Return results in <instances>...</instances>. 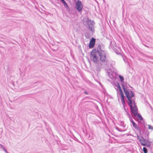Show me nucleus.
Wrapping results in <instances>:
<instances>
[{
	"instance_id": "obj_1",
	"label": "nucleus",
	"mask_w": 153,
	"mask_h": 153,
	"mask_svg": "<svg viewBox=\"0 0 153 153\" xmlns=\"http://www.w3.org/2000/svg\"><path fill=\"white\" fill-rule=\"evenodd\" d=\"M105 45L103 44H99L97 48L93 49L90 52L91 59L95 63L98 64L99 62V57L97 55V53L100 57V60L102 62H106L107 51L105 50Z\"/></svg>"
},
{
	"instance_id": "obj_2",
	"label": "nucleus",
	"mask_w": 153,
	"mask_h": 153,
	"mask_svg": "<svg viewBox=\"0 0 153 153\" xmlns=\"http://www.w3.org/2000/svg\"><path fill=\"white\" fill-rule=\"evenodd\" d=\"M122 87L123 91L125 96L127 99V103L130 108L136 105L135 99L134 100L132 98L135 96L134 93L131 90L128 89L127 86H125L122 85Z\"/></svg>"
},
{
	"instance_id": "obj_3",
	"label": "nucleus",
	"mask_w": 153,
	"mask_h": 153,
	"mask_svg": "<svg viewBox=\"0 0 153 153\" xmlns=\"http://www.w3.org/2000/svg\"><path fill=\"white\" fill-rule=\"evenodd\" d=\"M138 123L139 128H137L136 129L139 131L140 134H141L142 136L143 135L146 139V138L149 139V132L146 129L145 124L142 123L141 121H138Z\"/></svg>"
},
{
	"instance_id": "obj_4",
	"label": "nucleus",
	"mask_w": 153,
	"mask_h": 153,
	"mask_svg": "<svg viewBox=\"0 0 153 153\" xmlns=\"http://www.w3.org/2000/svg\"><path fill=\"white\" fill-rule=\"evenodd\" d=\"M130 109L131 113H133L134 116V117H137V120H140L139 121H142L143 120V118L141 115L138 113V108L136 105H135L134 106L131 107V108H130Z\"/></svg>"
},
{
	"instance_id": "obj_5",
	"label": "nucleus",
	"mask_w": 153,
	"mask_h": 153,
	"mask_svg": "<svg viewBox=\"0 0 153 153\" xmlns=\"http://www.w3.org/2000/svg\"><path fill=\"white\" fill-rule=\"evenodd\" d=\"M115 86L117 87V89H119V91L120 93L119 96L121 100V103L124 104V102H125L124 99L125 96L120 83L118 82H117V84H115Z\"/></svg>"
},
{
	"instance_id": "obj_6",
	"label": "nucleus",
	"mask_w": 153,
	"mask_h": 153,
	"mask_svg": "<svg viewBox=\"0 0 153 153\" xmlns=\"http://www.w3.org/2000/svg\"><path fill=\"white\" fill-rule=\"evenodd\" d=\"M75 7L78 12L81 13L83 7L81 1L79 0H77L76 3Z\"/></svg>"
},
{
	"instance_id": "obj_7",
	"label": "nucleus",
	"mask_w": 153,
	"mask_h": 153,
	"mask_svg": "<svg viewBox=\"0 0 153 153\" xmlns=\"http://www.w3.org/2000/svg\"><path fill=\"white\" fill-rule=\"evenodd\" d=\"M96 39L94 37L91 38L90 40L88 47L89 48L91 49L94 48L95 44Z\"/></svg>"
},
{
	"instance_id": "obj_8",
	"label": "nucleus",
	"mask_w": 153,
	"mask_h": 153,
	"mask_svg": "<svg viewBox=\"0 0 153 153\" xmlns=\"http://www.w3.org/2000/svg\"><path fill=\"white\" fill-rule=\"evenodd\" d=\"M85 22L87 25V27L91 26H93L95 23L94 22L93 20H91L88 17L86 18Z\"/></svg>"
},
{
	"instance_id": "obj_9",
	"label": "nucleus",
	"mask_w": 153,
	"mask_h": 153,
	"mask_svg": "<svg viewBox=\"0 0 153 153\" xmlns=\"http://www.w3.org/2000/svg\"><path fill=\"white\" fill-rule=\"evenodd\" d=\"M119 77L120 79V81L121 83V85H123L125 86H127V83L124 81V78L123 76L120 75H119Z\"/></svg>"
},
{
	"instance_id": "obj_10",
	"label": "nucleus",
	"mask_w": 153,
	"mask_h": 153,
	"mask_svg": "<svg viewBox=\"0 0 153 153\" xmlns=\"http://www.w3.org/2000/svg\"><path fill=\"white\" fill-rule=\"evenodd\" d=\"M137 139L139 140V142L141 143L143 142L146 141V139H145L142 136L141 134H140V136L138 135L137 134Z\"/></svg>"
},
{
	"instance_id": "obj_11",
	"label": "nucleus",
	"mask_w": 153,
	"mask_h": 153,
	"mask_svg": "<svg viewBox=\"0 0 153 153\" xmlns=\"http://www.w3.org/2000/svg\"><path fill=\"white\" fill-rule=\"evenodd\" d=\"M129 120L131 123H132L133 127H134L135 129L137 128L139 129V126H138L137 124L134 121L132 118H130Z\"/></svg>"
},
{
	"instance_id": "obj_12",
	"label": "nucleus",
	"mask_w": 153,
	"mask_h": 153,
	"mask_svg": "<svg viewBox=\"0 0 153 153\" xmlns=\"http://www.w3.org/2000/svg\"><path fill=\"white\" fill-rule=\"evenodd\" d=\"M60 1L59 2L58 1V2H56V3H58L59 4L60 3H62L64 7L65 8L67 7L68 8V5L67 3L65 2V0H59Z\"/></svg>"
},
{
	"instance_id": "obj_13",
	"label": "nucleus",
	"mask_w": 153,
	"mask_h": 153,
	"mask_svg": "<svg viewBox=\"0 0 153 153\" xmlns=\"http://www.w3.org/2000/svg\"><path fill=\"white\" fill-rule=\"evenodd\" d=\"M141 144L142 146H146L148 148H150L151 145L147 143L145 141L141 143Z\"/></svg>"
},
{
	"instance_id": "obj_14",
	"label": "nucleus",
	"mask_w": 153,
	"mask_h": 153,
	"mask_svg": "<svg viewBox=\"0 0 153 153\" xmlns=\"http://www.w3.org/2000/svg\"><path fill=\"white\" fill-rule=\"evenodd\" d=\"M93 27H94V25H93V26H91L87 27L88 29V30L92 32V33H94L95 32V30L93 28Z\"/></svg>"
},
{
	"instance_id": "obj_15",
	"label": "nucleus",
	"mask_w": 153,
	"mask_h": 153,
	"mask_svg": "<svg viewBox=\"0 0 153 153\" xmlns=\"http://www.w3.org/2000/svg\"><path fill=\"white\" fill-rule=\"evenodd\" d=\"M122 104L123 105V107L124 108V110L126 112H127V111H128V108L126 109V105H125V102H124V104L123 103H122Z\"/></svg>"
},
{
	"instance_id": "obj_16",
	"label": "nucleus",
	"mask_w": 153,
	"mask_h": 153,
	"mask_svg": "<svg viewBox=\"0 0 153 153\" xmlns=\"http://www.w3.org/2000/svg\"><path fill=\"white\" fill-rule=\"evenodd\" d=\"M143 151L144 153H147L148 149L146 147H143Z\"/></svg>"
},
{
	"instance_id": "obj_17",
	"label": "nucleus",
	"mask_w": 153,
	"mask_h": 153,
	"mask_svg": "<svg viewBox=\"0 0 153 153\" xmlns=\"http://www.w3.org/2000/svg\"><path fill=\"white\" fill-rule=\"evenodd\" d=\"M108 75L109 76V77L111 78H112L113 77V76L112 73L110 72L107 71Z\"/></svg>"
},
{
	"instance_id": "obj_18",
	"label": "nucleus",
	"mask_w": 153,
	"mask_h": 153,
	"mask_svg": "<svg viewBox=\"0 0 153 153\" xmlns=\"http://www.w3.org/2000/svg\"><path fill=\"white\" fill-rule=\"evenodd\" d=\"M49 1L51 2V3L53 4H55L54 3H56V2H58V0H49Z\"/></svg>"
},
{
	"instance_id": "obj_19",
	"label": "nucleus",
	"mask_w": 153,
	"mask_h": 153,
	"mask_svg": "<svg viewBox=\"0 0 153 153\" xmlns=\"http://www.w3.org/2000/svg\"><path fill=\"white\" fill-rule=\"evenodd\" d=\"M115 128L118 131H120V132H123L125 131V130H123L121 128H120L118 127H116Z\"/></svg>"
},
{
	"instance_id": "obj_20",
	"label": "nucleus",
	"mask_w": 153,
	"mask_h": 153,
	"mask_svg": "<svg viewBox=\"0 0 153 153\" xmlns=\"http://www.w3.org/2000/svg\"><path fill=\"white\" fill-rule=\"evenodd\" d=\"M148 129H149L152 130H153V126H152L150 125H148Z\"/></svg>"
},
{
	"instance_id": "obj_21",
	"label": "nucleus",
	"mask_w": 153,
	"mask_h": 153,
	"mask_svg": "<svg viewBox=\"0 0 153 153\" xmlns=\"http://www.w3.org/2000/svg\"><path fill=\"white\" fill-rule=\"evenodd\" d=\"M148 139H149L146 138V141H145V142L146 141V142L147 143H149V144L151 145V143L152 142L151 141H150L149 140H148Z\"/></svg>"
},
{
	"instance_id": "obj_22",
	"label": "nucleus",
	"mask_w": 153,
	"mask_h": 153,
	"mask_svg": "<svg viewBox=\"0 0 153 153\" xmlns=\"http://www.w3.org/2000/svg\"><path fill=\"white\" fill-rule=\"evenodd\" d=\"M65 8L66 9V10H67V11L68 12H69H69H71V10H70V8L68 6V8L66 7Z\"/></svg>"
},
{
	"instance_id": "obj_23",
	"label": "nucleus",
	"mask_w": 153,
	"mask_h": 153,
	"mask_svg": "<svg viewBox=\"0 0 153 153\" xmlns=\"http://www.w3.org/2000/svg\"><path fill=\"white\" fill-rule=\"evenodd\" d=\"M100 68L99 66L97 67V71H100Z\"/></svg>"
},
{
	"instance_id": "obj_24",
	"label": "nucleus",
	"mask_w": 153,
	"mask_h": 153,
	"mask_svg": "<svg viewBox=\"0 0 153 153\" xmlns=\"http://www.w3.org/2000/svg\"><path fill=\"white\" fill-rule=\"evenodd\" d=\"M74 139L75 140L77 141V142H79V140L76 137H75L74 136Z\"/></svg>"
},
{
	"instance_id": "obj_25",
	"label": "nucleus",
	"mask_w": 153,
	"mask_h": 153,
	"mask_svg": "<svg viewBox=\"0 0 153 153\" xmlns=\"http://www.w3.org/2000/svg\"><path fill=\"white\" fill-rule=\"evenodd\" d=\"M121 125H123V127H125V126H124V122H123V121L121 122Z\"/></svg>"
},
{
	"instance_id": "obj_26",
	"label": "nucleus",
	"mask_w": 153,
	"mask_h": 153,
	"mask_svg": "<svg viewBox=\"0 0 153 153\" xmlns=\"http://www.w3.org/2000/svg\"><path fill=\"white\" fill-rule=\"evenodd\" d=\"M145 102H146L149 105V106H151V105L149 103L147 100H146V101Z\"/></svg>"
},
{
	"instance_id": "obj_27",
	"label": "nucleus",
	"mask_w": 153,
	"mask_h": 153,
	"mask_svg": "<svg viewBox=\"0 0 153 153\" xmlns=\"http://www.w3.org/2000/svg\"><path fill=\"white\" fill-rule=\"evenodd\" d=\"M68 140L70 141H72L71 140V137L70 136H69V137H68Z\"/></svg>"
},
{
	"instance_id": "obj_28",
	"label": "nucleus",
	"mask_w": 153,
	"mask_h": 153,
	"mask_svg": "<svg viewBox=\"0 0 153 153\" xmlns=\"http://www.w3.org/2000/svg\"><path fill=\"white\" fill-rule=\"evenodd\" d=\"M4 147V146L3 145H2L1 144H0V148H1L2 149V148Z\"/></svg>"
},
{
	"instance_id": "obj_29",
	"label": "nucleus",
	"mask_w": 153,
	"mask_h": 153,
	"mask_svg": "<svg viewBox=\"0 0 153 153\" xmlns=\"http://www.w3.org/2000/svg\"><path fill=\"white\" fill-rule=\"evenodd\" d=\"M4 147V146L3 145H2L1 144H0V148H1L2 149V148Z\"/></svg>"
},
{
	"instance_id": "obj_30",
	"label": "nucleus",
	"mask_w": 153,
	"mask_h": 153,
	"mask_svg": "<svg viewBox=\"0 0 153 153\" xmlns=\"http://www.w3.org/2000/svg\"><path fill=\"white\" fill-rule=\"evenodd\" d=\"M90 36V35L88 34V33H87V36H85V37L87 38H88Z\"/></svg>"
},
{
	"instance_id": "obj_31",
	"label": "nucleus",
	"mask_w": 153,
	"mask_h": 153,
	"mask_svg": "<svg viewBox=\"0 0 153 153\" xmlns=\"http://www.w3.org/2000/svg\"><path fill=\"white\" fill-rule=\"evenodd\" d=\"M84 94H88V92H87V91H84Z\"/></svg>"
},
{
	"instance_id": "obj_32",
	"label": "nucleus",
	"mask_w": 153,
	"mask_h": 153,
	"mask_svg": "<svg viewBox=\"0 0 153 153\" xmlns=\"http://www.w3.org/2000/svg\"><path fill=\"white\" fill-rule=\"evenodd\" d=\"M142 123H144V124H145V126H148V125H147V124H146V123L145 122V121H143V122H142Z\"/></svg>"
},
{
	"instance_id": "obj_33",
	"label": "nucleus",
	"mask_w": 153,
	"mask_h": 153,
	"mask_svg": "<svg viewBox=\"0 0 153 153\" xmlns=\"http://www.w3.org/2000/svg\"><path fill=\"white\" fill-rule=\"evenodd\" d=\"M143 44L145 46L147 47V48H148L149 47L146 45H145L143 43Z\"/></svg>"
},
{
	"instance_id": "obj_34",
	"label": "nucleus",
	"mask_w": 153,
	"mask_h": 153,
	"mask_svg": "<svg viewBox=\"0 0 153 153\" xmlns=\"http://www.w3.org/2000/svg\"><path fill=\"white\" fill-rule=\"evenodd\" d=\"M128 117L130 119V118H132L131 117V116L130 115V114H129L128 115Z\"/></svg>"
},
{
	"instance_id": "obj_35",
	"label": "nucleus",
	"mask_w": 153,
	"mask_h": 153,
	"mask_svg": "<svg viewBox=\"0 0 153 153\" xmlns=\"http://www.w3.org/2000/svg\"><path fill=\"white\" fill-rule=\"evenodd\" d=\"M115 51L117 54H120V53H119L118 52H117Z\"/></svg>"
},
{
	"instance_id": "obj_36",
	"label": "nucleus",
	"mask_w": 153,
	"mask_h": 153,
	"mask_svg": "<svg viewBox=\"0 0 153 153\" xmlns=\"http://www.w3.org/2000/svg\"><path fill=\"white\" fill-rule=\"evenodd\" d=\"M126 112V113L127 114V115H128L129 114H130L129 113V112H128V111H127V112Z\"/></svg>"
},
{
	"instance_id": "obj_37",
	"label": "nucleus",
	"mask_w": 153,
	"mask_h": 153,
	"mask_svg": "<svg viewBox=\"0 0 153 153\" xmlns=\"http://www.w3.org/2000/svg\"><path fill=\"white\" fill-rule=\"evenodd\" d=\"M2 149H3L4 151L6 150L4 147L2 148Z\"/></svg>"
},
{
	"instance_id": "obj_38",
	"label": "nucleus",
	"mask_w": 153,
	"mask_h": 153,
	"mask_svg": "<svg viewBox=\"0 0 153 153\" xmlns=\"http://www.w3.org/2000/svg\"><path fill=\"white\" fill-rule=\"evenodd\" d=\"M2 149H3L4 151L6 150L4 147L2 148Z\"/></svg>"
},
{
	"instance_id": "obj_39",
	"label": "nucleus",
	"mask_w": 153,
	"mask_h": 153,
	"mask_svg": "<svg viewBox=\"0 0 153 153\" xmlns=\"http://www.w3.org/2000/svg\"><path fill=\"white\" fill-rule=\"evenodd\" d=\"M67 1H68V2L70 3H71V0H66Z\"/></svg>"
},
{
	"instance_id": "obj_40",
	"label": "nucleus",
	"mask_w": 153,
	"mask_h": 153,
	"mask_svg": "<svg viewBox=\"0 0 153 153\" xmlns=\"http://www.w3.org/2000/svg\"><path fill=\"white\" fill-rule=\"evenodd\" d=\"M6 153H8L7 150H6L4 151Z\"/></svg>"
},
{
	"instance_id": "obj_41",
	"label": "nucleus",
	"mask_w": 153,
	"mask_h": 153,
	"mask_svg": "<svg viewBox=\"0 0 153 153\" xmlns=\"http://www.w3.org/2000/svg\"><path fill=\"white\" fill-rule=\"evenodd\" d=\"M149 107H150V108H151V110H152V109H153L152 108V106H151H151H149Z\"/></svg>"
},
{
	"instance_id": "obj_42",
	"label": "nucleus",
	"mask_w": 153,
	"mask_h": 153,
	"mask_svg": "<svg viewBox=\"0 0 153 153\" xmlns=\"http://www.w3.org/2000/svg\"><path fill=\"white\" fill-rule=\"evenodd\" d=\"M128 85L130 86V87L131 88H132V87L131 86H130L129 84H128Z\"/></svg>"
},
{
	"instance_id": "obj_43",
	"label": "nucleus",
	"mask_w": 153,
	"mask_h": 153,
	"mask_svg": "<svg viewBox=\"0 0 153 153\" xmlns=\"http://www.w3.org/2000/svg\"><path fill=\"white\" fill-rule=\"evenodd\" d=\"M144 55L146 57H147V55Z\"/></svg>"
},
{
	"instance_id": "obj_44",
	"label": "nucleus",
	"mask_w": 153,
	"mask_h": 153,
	"mask_svg": "<svg viewBox=\"0 0 153 153\" xmlns=\"http://www.w3.org/2000/svg\"><path fill=\"white\" fill-rule=\"evenodd\" d=\"M70 13L72 14H74L73 13H71V12H70Z\"/></svg>"
},
{
	"instance_id": "obj_45",
	"label": "nucleus",
	"mask_w": 153,
	"mask_h": 153,
	"mask_svg": "<svg viewBox=\"0 0 153 153\" xmlns=\"http://www.w3.org/2000/svg\"><path fill=\"white\" fill-rule=\"evenodd\" d=\"M123 60H124L125 61V59H124V58L123 57Z\"/></svg>"
},
{
	"instance_id": "obj_46",
	"label": "nucleus",
	"mask_w": 153,
	"mask_h": 153,
	"mask_svg": "<svg viewBox=\"0 0 153 153\" xmlns=\"http://www.w3.org/2000/svg\"><path fill=\"white\" fill-rule=\"evenodd\" d=\"M88 97H85V98H88Z\"/></svg>"
},
{
	"instance_id": "obj_47",
	"label": "nucleus",
	"mask_w": 153,
	"mask_h": 153,
	"mask_svg": "<svg viewBox=\"0 0 153 153\" xmlns=\"http://www.w3.org/2000/svg\"><path fill=\"white\" fill-rule=\"evenodd\" d=\"M115 88V89H116L117 91H118V90H117V89L116 88Z\"/></svg>"
},
{
	"instance_id": "obj_48",
	"label": "nucleus",
	"mask_w": 153,
	"mask_h": 153,
	"mask_svg": "<svg viewBox=\"0 0 153 153\" xmlns=\"http://www.w3.org/2000/svg\"><path fill=\"white\" fill-rule=\"evenodd\" d=\"M140 53L141 54H143V53H141V52H140Z\"/></svg>"
},
{
	"instance_id": "obj_49",
	"label": "nucleus",
	"mask_w": 153,
	"mask_h": 153,
	"mask_svg": "<svg viewBox=\"0 0 153 153\" xmlns=\"http://www.w3.org/2000/svg\"><path fill=\"white\" fill-rule=\"evenodd\" d=\"M74 0V2L76 1V0Z\"/></svg>"
},
{
	"instance_id": "obj_50",
	"label": "nucleus",
	"mask_w": 153,
	"mask_h": 153,
	"mask_svg": "<svg viewBox=\"0 0 153 153\" xmlns=\"http://www.w3.org/2000/svg\"><path fill=\"white\" fill-rule=\"evenodd\" d=\"M118 100H119V98H118Z\"/></svg>"
}]
</instances>
